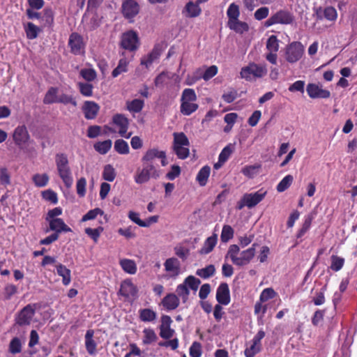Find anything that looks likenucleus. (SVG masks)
Returning <instances> with one entry per match:
<instances>
[{
    "instance_id": "obj_1",
    "label": "nucleus",
    "mask_w": 357,
    "mask_h": 357,
    "mask_svg": "<svg viewBox=\"0 0 357 357\" xmlns=\"http://www.w3.org/2000/svg\"><path fill=\"white\" fill-rule=\"evenodd\" d=\"M257 244H252V247L239 253L240 248L237 245H231L227 251V257H229L234 264L243 266L248 264L255 255V249Z\"/></svg>"
},
{
    "instance_id": "obj_2",
    "label": "nucleus",
    "mask_w": 357,
    "mask_h": 357,
    "mask_svg": "<svg viewBox=\"0 0 357 357\" xmlns=\"http://www.w3.org/2000/svg\"><path fill=\"white\" fill-rule=\"evenodd\" d=\"M268 69L265 63L250 62L243 66L240 71V77L248 82H255L266 76Z\"/></svg>"
},
{
    "instance_id": "obj_3",
    "label": "nucleus",
    "mask_w": 357,
    "mask_h": 357,
    "mask_svg": "<svg viewBox=\"0 0 357 357\" xmlns=\"http://www.w3.org/2000/svg\"><path fill=\"white\" fill-rule=\"evenodd\" d=\"M57 172L67 188L73 183L72 173L68 164V157L64 153H57L55 156Z\"/></svg>"
},
{
    "instance_id": "obj_4",
    "label": "nucleus",
    "mask_w": 357,
    "mask_h": 357,
    "mask_svg": "<svg viewBox=\"0 0 357 357\" xmlns=\"http://www.w3.org/2000/svg\"><path fill=\"white\" fill-rule=\"evenodd\" d=\"M173 149L179 159L187 158L190 154V142L183 132H174Z\"/></svg>"
},
{
    "instance_id": "obj_5",
    "label": "nucleus",
    "mask_w": 357,
    "mask_h": 357,
    "mask_svg": "<svg viewBox=\"0 0 357 357\" xmlns=\"http://www.w3.org/2000/svg\"><path fill=\"white\" fill-rule=\"evenodd\" d=\"M305 52L304 45L298 41H294L284 49V58L287 62L293 64L298 62Z\"/></svg>"
},
{
    "instance_id": "obj_6",
    "label": "nucleus",
    "mask_w": 357,
    "mask_h": 357,
    "mask_svg": "<svg viewBox=\"0 0 357 357\" xmlns=\"http://www.w3.org/2000/svg\"><path fill=\"white\" fill-rule=\"evenodd\" d=\"M160 176L158 171L153 164H146L141 169H137L134 180L137 184L147 183L151 178H158Z\"/></svg>"
},
{
    "instance_id": "obj_7",
    "label": "nucleus",
    "mask_w": 357,
    "mask_h": 357,
    "mask_svg": "<svg viewBox=\"0 0 357 357\" xmlns=\"http://www.w3.org/2000/svg\"><path fill=\"white\" fill-rule=\"evenodd\" d=\"M294 21L293 15L287 10H280L271 16L264 23L266 27L271 26L274 24H289Z\"/></svg>"
},
{
    "instance_id": "obj_8",
    "label": "nucleus",
    "mask_w": 357,
    "mask_h": 357,
    "mask_svg": "<svg viewBox=\"0 0 357 357\" xmlns=\"http://www.w3.org/2000/svg\"><path fill=\"white\" fill-rule=\"evenodd\" d=\"M265 337V332L260 330L255 335L250 342L247 344L244 354L245 357H254L261 349V340Z\"/></svg>"
},
{
    "instance_id": "obj_9",
    "label": "nucleus",
    "mask_w": 357,
    "mask_h": 357,
    "mask_svg": "<svg viewBox=\"0 0 357 357\" xmlns=\"http://www.w3.org/2000/svg\"><path fill=\"white\" fill-rule=\"evenodd\" d=\"M139 46V38L136 32L128 31L122 34L121 47L129 51H135Z\"/></svg>"
},
{
    "instance_id": "obj_10",
    "label": "nucleus",
    "mask_w": 357,
    "mask_h": 357,
    "mask_svg": "<svg viewBox=\"0 0 357 357\" xmlns=\"http://www.w3.org/2000/svg\"><path fill=\"white\" fill-rule=\"evenodd\" d=\"M68 45L70 47V52L74 54H82L84 53L85 43L83 38L77 33H73L68 40Z\"/></svg>"
},
{
    "instance_id": "obj_11",
    "label": "nucleus",
    "mask_w": 357,
    "mask_h": 357,
    "mask_svg": "<svg viewBox=\"0 0 357 357\" xmlns=\"http://www.w3.org/2000/svg\"><path fill=\"white\" fill-rule=\"evenodd\" d=\"M164 267L169 278H176L181 273V263L175 257L167 259L164 263Z\"/></svg>"
},
{
    "instance_id": "obj_12",
    "label": "nucleus",
    "mask_w": 357,
    "mask_h": 357,
    "mask_svg": "<svg viewBox=\"0 0 357 357\" xmlns=\"http://www.w3.org/2000/svg\"><path fill=\"white\" fill-rule=\"evenodd\" d=\"M113 123L119 128V134L126 139L131 137L132 132H128L129 120L123 114H116L112 118Z\"/></svg>"
},
{
    "instance_id": "obj_13",
    "label": "nucleus",
    "mask_w": 357,
    "mask_h": 357,
    "mask_svg": "<svg viewBox=\"0 0 357 357\" xmlns=\"http://www.w3.org/2000/svg\"><path fill=\"white\" fill-rule=\"evenodd\" d=\"M138 289L130 279L123 280L121 284L120 294L128 299H134L137 297Z\"/></svg>"
},
{
    "instance_id": "obj_14",
    "label": "nucleus",
    "mask_w": 357,
    "mask_h": 357,
    "mask_svg": "<svg viewBox=\"0 0 357 357\" xmlns=\"http://www.w3.org/2000/svg\"><path fill=\"white\" fill-rule=\"evenodd\" d=\"M266 190L260 189L254 193H245L243 195L247 203V207L252 208L261 202L266 195Z\"/></svg>"
},
{
    "instance_id": "obj_15",
    "label": "nucleus",
    "mask_w": 357,
    "mask_h": 357,
    "mask_svg": "<svg viewBox=\"0 0 357 357\" xmlns=\"http://www.w3.org/2000/svg\"><path fill=\"white\" fill-rule=\"evenodd\" d=\"M306 90L311 98H328L331 96L329 91L324 89L316 84H309Z\"/></svg>"
},
{
    "instance_id": "obj_16",
    "label": "nucleus",
    "mask_w": 357,
    "mask_h": 357,
    "mask_svg": "<svg viewBox=\"0 0 357 357\" xmlns=\"http://www.w3.org/2000/svg\"><path fill=\"white\" fill-rule=\"evenodd\" d=\"M139 10V6L135 0H125L122 5V11L123 15L131 19L137 15Z\"/></svg>"
},
{
    "instance_id": "obj_17",
    "label": "nucleus",
    "mask_w": 357,
    "mask_h": 357,
    "mask_svg": "<svg viewBox=\"0 0 357 357\" xmlns=\"http://www.w3.org/2000/svg\"><path fill=\"white\" fill-rule=\"evenodd\" d=\"M13 137L17 145L22 146L29 141L30 137L26 128L24 126H19L15 129Z\"/></svg>"
},
{
    "instance_id": "obj_18",
    "label": "nucleus",
    "mask_w": 357,
    "mask_h": 357,
    "mask_svg": "<svg viewBox=\"0 0 357 357\" xmlns=\"http://www.w3.org/2000/svg\"><path fill=\"white\" fill-rule=\"evenodd\" d=\"M49 222V229H47L46 232L50 230L54 231L59 235L61 232H70L71 229L64 222L61 218L51 219L47 220Z\"/></svg>"
},
{
    "instance_id": "obj_19",
    "label": "nucleus",
    "mask_w": 357,
    "mask_h": 357,
    "mask_svg": "<svg viewBox=\"0 0 357 357\" xmlns=\"http://www.w3.org/2000/svg\"><path fill=\"white\" fill-rule=\"evenodd\" d=\"M216 300L220 304L224 305H227L230 303L229 289L227 283H221L218 287Z\"/></svg>"
},
{
    "instance_id": "obj_20",
    "label": "nucleus",
    "mask_w": 357,
    "mask_h": 357,
    "mask_svg": "<svg viewBox=\"0 0 357 357\" xmlns=\"http://www.w3.org/2000/svg\"><path fill=\"white\" fill-rule=\"evenodd\" d=\"M199 4L200 3H198L197 1H196V2H188L182 10L183 15L189 18L198 17L202 13Z\"/></svg>"
},
{
    "instance_id": "obj_21",
    "label": "nucleus",
    "mask_w": 357,
    "mask_h": 357,
    "mask_svg": "<svg viewBox=\"0 0 357 357\" xmlns=\"http://www.w3.org/2000/svg\"><path fill=\"white\" fill-rule=\"evenodd\" d=\"M34 314V310L31 305L24 307L17 318V324L19 325H28Z\"/></svg>"
},
{
    "instance_id": "obj_22",
    "label": "nucleus",
    "mask_w": 357,
    "mask_h": 357,
    "mask_svg": "<svg viewBox=\"0 0 357 357\" xmlns=\"http://www.w3.org/2000/svg\"><path fill=\"white\" fill-rule=\"evenodd\" d=\"M93 335L94 331L92 329H89L86 331L84 336L86 349L87 352L91 356H93L96 354L97 347V344L93 340Z\"/></svg>"
},
{
    "instance_id": "obj_23",
    "label": "nucleus",
    "mask_w": 357,
    "mask_h": 357,
    "mask_svg": "<svg viewBox=\"0 0 357 357\" xmlns=\"http://www.w3.org/2000/svg\"><path fill=\"white\" fill-rule=\"evenodd\" d=\"M99 106L98 104L93 101H86L83 106V112L84 114V116L87 119H94L98 111Z\"/></svg>"
},
{
    "instance_id": "obj_24",
    "label": "nucleus",
    "mask_w": 357,
    "mask_h": 357,
    "mask_svg": "<svg viewBox=\"0 0 357 357\" xmlns=\"http://www.w3.org/2000/svg\"><path fill=\"white\" fill-rule=\"evenodd\" d=\"M162 305L167 310H173L179 305V298L174 294H168L162 300Z\"/></svg>"
},
{
    "instance_id": "obj_25",
    "label": "nucleus",
    "mask_w": 357,
    "mask_h": 357,
    "mask_svg": "<svg viewBox=\"0 0 357 357\" xmlns=\"http://www.w3.org/2000/svg\"><path fill=\"white\" fill-rule=\"evenodd\" d=\"M227 26L231 30L239 34H243L249 30L248 24L239 20L227 22Z\"/></svg>"
},
{
    "instance_id": "obj_26",
    "label": "nucleus",
    "mask_w": 357,
    "mask_h": 357,
    "mask_svg": "<svg viewBox=\"0 0 357 357\" xmlns=\"http://www.w3.org/2000/svg\"><path fill=\"white\" fill-rule=\"evenodd\" d=\"M119 264L124 272L130 275H134L137 273V267L135 261L130 259H121Z\"/></svg>"
},
{
    "instance_id": "obj_27",
    "label": "nucleus",
    "mask_w": 357,
    "mask_h": 357,
    "mask_svg": "<svg viewBox=\"0 0 357 357\" xmlns=\"http://www.w3.org/2000/svg\"><path fill=\"white\" fill-rule=\"evenodd\" d=\"M57 274L62 277V283L67 286L71 282V275H70V270L67 268L63 264H58L56 266Z\"/></svg>"
},
{
    "instance_id": "obj_28",
    "label": "nucleus",
    "mask_w": 357,
    "mask_h": 357,
    "mask_svg": "<svg viewBox=\"0 0 357 357\" xmlns=\"http://www.w3.org/2000/svg\"><path fill=\"white\" fill-rule=\"evenodd\" d=\"M218 241L217 234H214L208 238L204 241V243L201 248L199 252L202 255H206L211 252L214 247L215 246Z\"/></svg>"
},
{
    "instance_id": "obj_29",
    "label": "nucleus",
    "mask_w": 357,
    "mask_h": 357,
    "mask_svg": "<svg viewBox=\"0 0 357 357\" xmlns=\"http://www.w3.org/2000/svg\"><path fill=\"white\" fill-rule=\"evenodd\" d=\"M139 317L142 321L152 322L156 319L157 313L150 308H144L139 310Z\"/></svg>"
},
{
    "instance_id": "obj_30",
    "label": "nucleus",
    "mask_w": 357,
    "mask_h": 357,
    "mask_svg": "<svg viewBox=\"0 0 357 357\" xmlns=\"http://www.w3.org/2000/svg\"><path fill=\"white\" fill-rule=\"evenodd\" d=\"M211 174V167L208 165L204 166L199 171L196 180L201 186H205Z\"/></svg>"
},
{
    "instance_id": "obj_31",
    "label": "nucleus",
    "mask_w": 357,
    "mask_h": 357,
    "mask_svg": "<svg viewBox=\"0 0 357 357\" xmlns=\"http://www.w3.org/2000/svg\"><path fill=\"white\" fill-rule=\"evenodd\" d=\"M160 156H163V151H159L156 149L148 150L144 155L142 157V160L146 164H153V161L155 158H159Z\"/></svg>"
},
{
    "instance_id": "obj_32",
    "label": "nucleus",
    "mask_w": 357,
    "mask_h": 357,
    "mask_svg": "<svg viewBox=\"0 0 357 357\" xmlns=\"http://www.w3.org/2000/svg\"><path fill=\"white\" fill-rule=\"evenodd\" d=\"M195 101H183L181 104V112L185 116H189L198 109V105Z\"/></svg>"
},
{
    "instance_id": "obj_33",
    "label": "nucleus",
    "mask_w": 357,
    "mask_h": 357,
    "mask_svg": "<svg viewBox=\"0 0 357 357\" xmlns=\"http://www.w3.org/2000/svg\"><path fill=\"white\" fill-rule=\"evenodd\" d=\"M144 106V102L140 99H134L126 102L127 109L132 113L140 112Z\"/></svg>"
},
{
    "instance_id": "obj_34",
    "label": "nucleus",
    "mask_w": 357,
    "mask_h": 357,
    "mask_svg": "<svg viewBox=\"0 0 357 357\" xmlns=\"http://www.w3.org/2000/svg\"><path fill=\"white\" fill-rule=\"evenodd\" d=\"M160 54L158 49L154 48L147 56L142 59L141 64L148 68L154 61L159 58Z\"/></svg>"
},
{
    "instance_id": "obj_35",
    "label": "nucleus",
    "mask_w": 357,
    "mask_h": 357,
    "mask_svg": "<svg viewBox=\"0 0 357 357\" xmlns=\"http://www.w3.org/2000/svg\"><path fill=\"white\" fill-rule=\"evenodd\" d=\"M24 30L26 32V37L30 40L36 38L38 35V33L40 31L39 27L36 26L32 22H28L26 25L24 26Z\"/></svg>"
},
{
    "instance_id": "obj_36",
    "label": "nucleus",
    "mask_w": 357,
    "mask_h": 357,
    "mask_svg": "<svg viewBox=\"0 0 357 357\" xmlns=\"http://www.w3.org/2000/svg\"><path fill=\"white\" fill-rule=\"evenodd\" d=\"M215 268L212 264H210L205 268L197 269L196 275L204 278L207 279L215 274Z\"/></svg>"
},
{
    "instance_id": "obj_37",
    "label": "nucleus",
    "mask_w": 357,
    "mask_h": 357,
    "mask_svg": "<svg viewBox=\"0 0 357 357\" xmlns=\"http://www.w3.org/2000/svg\"><path fill=\"white\" fill-rule=\"evenodd\" d=\"M112 140L107 139L103 142H99L94 144V149L100 154L107 153L112 147Z\"/></svg>"
},
{
    "instance_id": "obj_38",
    "label": "nucleus",
    "mask_w": 357,
    "mask_h": 357,
    "mask_svg": "<svg viewBox=\"0 0 357 357\" xmlns=\"http://www.w3.org/2000/svg\"><path fill=\"white\" fill-rule=\"evenodd\" d=\"M144 337L142 342L144 344H150L155 342L157 339V335L155 331L151 328H145L143 331Z\"/></svg>"
},
{
    "instance_id": "obj_39",
    "label": "nucleus",
    "mask_w": 357,
    "mask_h": 357,
    "mask_svg": "<svg viewBox=\"0 0 357 357\" xmlns=\"http://www.w3.org/2000/svg\"><path fill=\"white\" fill-rule=\"evenodd\" d=\"M59 96L57 95V89L51 87L45 94L43 102L45 104H52L57 102Z\"/></svg>"
},
{
    "instance_id": "obj_40",
    "label": "nucleus",
    "mask_w": 357,
    "mask_h": 357,
    "mask_svg": "<svg viewBox=\"0 0 357 357\" xmlns=\"http://www.w3.org/2000/svg\"><path fill=\"white\" fill-rule=\"evenodd\" d=\"M227 15L229 19L228 22L238 20L240 15L238 6L234 3H231L227 10Z\"/></svg>"
},
{
    "instance_id": "obj_41",
    "label": "nucleus",
    "mask_w": 357,
    "mask_h": 357,
    "mask_svg": "<svg viewBox=\"0 0 357 357\" xmlns=\"http://www.w3.org/2000/svg\"><path fill=\"white\" fill-rule=\"evenodd\" d=\"M129 63V61L127 60L125 57L121 58L119 61L117 67L114 69L112 71V76L116 77L119 76L120 74L125 73L128 70V64Z\"/></svg>"
},
{
    "instance_id": "obj_42",
    "label": "nucleus",
    "mask_w": 357,
    "mask_h": 357,
    "mask_svg": "<svg viewBox=\"0 0 357 357\" xmlns=\"http://www.w3.org/2000/svg\"><path fill=\"white\" fill-rule=\"evenodd\" d=\"M261 166L259 164H256L254 165H248L242 169L241 172L245 176L249 178H252L258 174L259 170L261 169Z\"/></svg>"
},
{
    "instance_id": "obj_43",
    "label": "nucleus",
    "mask_w": 357,
    "mask_h": 357,
    "mask_svg": "<svg viewBox=\"0 0 357 357\" xmlns=\"http://www.w3.org/2000/svg\"><path fill=\"white\" fill-rule=\"evenodd\" d=\"M114 149L119 154H128L130 151L128 144L123 139H117L115 141Z\"/></svg>"
},
{
    "instance_id": "obj_44",
    "label": "nucleus",
    "mask_w": 357,
    "mask_h": 357,
    "mask_svg": "<svg viewBox=\"0 0 357 357\" xmlns=\"http://www.w3.org/2000/svg\"><path fill=\"white\" fill-rule=\"evenodd\" d=\"M102 178L107 181L112 182L116 178V172L114 168L111 165L105 166L102 172Z\"/></svg>"
},
{
    "instance_id": "obj_45",
    "label": "nucleus",
    "mask_w": 357,
    "mask_h": 357,
    "mask_svg": "<svg viewBox=\"0 0 357 357\" xmlns=\"http://www.w3.org/2000/svg\"><path fill=\"white\" fill-rule=\"evenodd\" d=\"M176 291L178 295L177 296L181 298L183 303H185L188 301L190 291L183 282L177 286Z\"/></svg>"
},
{
    "instance_id": "obj_46",
    "label": "nucleus",
    "mask_w": 357,
    "mask_h": 357,
    "mask_svg": "<svg viewBox=\"0 0 357 357\" xmlns=\"http://www.w3.org/2000/svg\"><path fill=\"white\" fill-rule=\"evenodd\" d=\"M33 181L37 187H45L49 181V176L46 174H36L33 176Z\"/></svg>"
},
{
    "instance_id": "obj_47",
    "label": "nucleus",
    "mask_w": 357,
    "mask_h": 357,
    "mask_svg": "<svg viewBox=\"0 0 357 357\" xmlns=\"http://www.w3.org/2000/svg\"><path fill=\"white\" fill-rule=\"evenodd\" d=\"M294 178L291 175L284 176L277 185V190L279 192L286 190L292 183Z\"/></svg>"
},
{
    "instance_id": "obj_48",
    "label": "nucleus",
    "mask_w": 357,
    "mask_h": 357,
    "mask_svg": "<svg viewBox=\"0 0 357 357\" xmlns=\"http://www.w3.org/2000/svg\"><path fill=\"white\" fill-rule=\"evenodd\" d=\"M344 259L337 255L331 256V268L334 271H339L344 266Z\"/></svg>"
},
{
    "instance_id": "obj_49",
    "label": "nucleus",
    "mask_w": 357,
    "mask_h": 357,
    "mask_svg": "<svg viewBox=\"0 0 357 357\" xmlns=\"http://www.w3.org/2000/svg\"><path fill=\"white\" fill-rule=\"evenodd\" d=\"M234 229L229 225H224L221 232V241L222 242H227L234 236Z\"/></svg>"
},
{
    "instance_id": "obj_50",
    "label": "nucleus",
    "mask_w": 357,
    "mask_h": 357,
    "mask_svg": "<svg viewBox=\"0 0 357 357\" xmlns=\"http://www.w3.org/2000/svg\"><path fill=\"white\" fill-rule=\"evenodd\" d=\"M22 351V342L18 337H14L9 344V351L12 354L20 353Z\"/></svg>"
},
{
    "instance_id": "obj_51",
    "label": "nucleus",
    "mask_w": 357,
    "mask_h": 357,
    "mask_svg": "<svg viewBox=\"0 0 357 357\" xmlns=\"http://www.w3.org/2000/svg\"><path fill=\"white\" fill-rule=\"evenodd\" d=\"M183 283L187 287L190 288L192 290L197 291L201 282L195 276L189 275L184 280Z\"/></svg>"
},
{
    "instance_id": "obj_52",
    "label": "nucleus",
    "mask_w": 357,
    "mask_h": 357,
    "mask_svg": "<svg viewBox=\"0 0 357 357\" xmlns=\"http://www.w3.org/2000/svg\"><path fill=\"white\" fill-rule=\"evenodd\" d=\"M197 95L192 89H185L183 90L181 98V102L183 101H196Z\"/></svg>"
},
{
    "instance_id": "obj_53",
    "label": "nucleus",
    "mask_w": 357,
    "mask_h": 357,
    "mask_svg": "<svg viewBox=\"0 0 357 357\" xmlns=\"http://www.w3.org/2000/svg\"><path fill=\"white\" fill-rule=\"evenodd\" d=\"M266 48L269 52H278L279 50V43L277 37L274 35L271 36L266 42Z\"/></svg>"
},
{
    "instance_id": "obj_54",
    "label": "nucleus",
    "mask_w": 357,
    "mask_h": 357,
    "mask_svg": "<svg viewBox=\"0 0 357 357\" xmlns=\"http://www.w3.org/2000/svg\"><path fill=\"white\" fill-rule=\"evenodd\" d=\"M78 87L79 89L80 93L86 96V97H90L93 94V86L91 84L89 83H82L79 82L78 83Z\"/></svg>"
},
{
    "instance_id": "obj_55",
    "label": "nucleus",
    "mask_w": 357,
    "mask_h": 357,
    "mask_svg": "<svg viewBox=\"0 0 357 357\" xmlns=\"http://www.w3.org/2000/svg\"><path fill=\"white\" fill-rule=\"evenodd\" d=\"M234 150L233 145L229 144L227 146H226L220 152L219 155V160H221V162H225L232 153Z\"/></svg>"
},
{
    "instance_id": "obj_56",
    "label": "nucleus",
    "mask_w": 357,
    "mask_h": 357,
    "mask_svg": "<svg viewBox=\"0 0 357 357\" xmlns=\"http://www.w3.org/2000/svg\"><path fill=\"white\" fill-rule=\"evenodd\" d=\"M98 215H103V211L99 208H96L93 210H90L88 211L82 218V222H86L90 220L95 219Z\"/></svg>"
},
{
    "instance_id": "obj_57",
    "label": "nucleus",
    "mask_w": 357,
    "mask_h": 357,
    "mask_svg": "<svg viewBox=\"0 0 357 357\" xmlns=\"http://www.w3.org/2000/svg\"><path fill=\"white\" fill-rule=\"evenodd\" d=\"M276 295L275 291L272 288H266L264 289L259 296V300L261 302H266L269 299L274 298Z\"/></svg>"
},
{
    "instance_id": "obj_58",
    "label": "nucleus",
    "mask_w": 357,
    "mask_h": 357,
    "mask_svg": "<svg viewBox=\"0 0 357 357\" xmlns=\"http://www.w3.org/2000/svg\"><path fill=\"white\" fill-rule=\"evenodd\" d=\"M86 180L85 178H80L76 183V190L77 195L82 197L86 194Z\"/></svg>"
},
{
    "instance_id": "obj_59",
    "label": "nucleus",
    "mask_w": 357,
    "mask_h": 357,
    "mask_svg": "<svg viewBox=\"0 0 357 357\" xmlns=\"http://www.w3.org/2000/svg\"><path fill=\"white\" fill-rule=\"evenodd\" d=\"M103 228L100 227L96 229L86 228L85 233L89 236L95 242H97Z\"/></svg>"
},
{
    "instance_id": "obj_60",
    "label": "nucleus",
    "mask_w": 357,
    "mask_h": 357,
    "mask_svg": "<svg viewBox=\"0 0 357 357\" xmlns=\"http://www.w3.org/2000/svg\"><path fill=\"white\" fill-rule=\"evenodd\" d=\"M269 14V8L268 7H261L258 8L254 13L255 18L257 20H262L266 18Z\"/></svg>"
},
{
    "instance_id": "obj_61",
    "label": "nucleus",
    "mask_w": 357,
    "mask_h": 357,
    "mask_svg": "<svg viewBox=\"0 0 357 357\" xmlns=\"http://www.w3.org/2000/svg\"><path fill=\"white\" fill-rule=\"evenodd\" d=\"M81 76L88 82L93 81L96 77V73L94 70L90 68L82 69L80 71Z\"/></svg>"
},
{
    "instance_id": "obj_62",
    "label": "nucleus",
    "mask_w": 357,
    "mask_h": 357,
    "mask_svg": "<svg viewBox=\"0 0 357 357\" xmlns=\"http://www.w3.org/2000/svg\"><path fill=\"white\" fill-rule=\"evenodd\" d=\"M190 356L191 357H201L202 346L197 342H194L190 347Z\"/></svg>"
},
{
    "instance_id": "obj_63",
    "label": "nucleus",
    "mask_w": 357,
    "mask_h": 357,
    "mask_svg": "<svg viewBox=\"0 0 357 357\" xmlns=\"http://www.w3.org/2000/svg\"><path fill=\"white\" fill-rule=\"evenodd\" d=\"M57 102H61V103H63L65 105L71 104L75 107L77 106V102L75 100V98L71 96L64 94V93H62L59 96V99H58Z\"/></svg>"
},
{
    "instance_id": "obj_64",
    "label": "nucleus",
    "mask_w": 357,
    "mask_h": 357,
    "mask_svg": "<svg viewBox=\"0 0 357 357\" xmlns=\"http://www.w3.org/2000/svg\"><path fill=\"white\" fill-rule=\"evenodd\" d=\"M0 182L5 186L10 183V176L6 168L0 169Z\"/></svg>"
}]
</instances>
